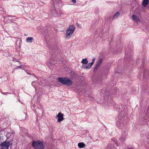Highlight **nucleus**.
Returning <instances> with one entry per match:
<instances>
[{
  "mask_svg": "<svg viewBox=\"0 0 149 149\" xmlns=\"http://www.w3.org/2000/svg\"><path fill=\"white\" fill-rule=\"evenodd\" d=\"M123 123L124 120L123 118H119L117 120L116 125L118 127L120 128L121 127L123 126Z\"/></svg>",
  "mask_w": 149,
  "mask_h": 149,
  "instance_id": "5",
  "label": "nucleus"
},
{
  "mask_svg": "<svg viewBox=\"0 0 149 149\" xmlns=\"http://www.w3.org/2000/svg\"><path fill=\"white\" fill-rule=\"evenodd\" d=\"M88 61L87 58H85L84 59H83L82 61H81V63L84 65H86L88 64Z\"/></svg>",
  "mask_w": 149,
  "mask_h": 149,
  "instance_id": "13",
  "label": "nucleus"
},
{
  "mask_svg": "<svg viewBox=\"0 0 149 149\" xmlns=\"http://www.w3.org/2000/svg\"><path fill=\"white\" fill-rule=\"evenodd\" d=\"M78 146L79 148H82L85 146V144L83 142H80L78 143Z\"/></svg>",
  "mask_w": 149,
  "mask_h": 149,
  "instance_id": "12",
  "label": "nucleus"
},
{
  "mask_svg": "<svg viewBox=\"0 0 149 149\" xmlns=\"http://www.w3.org/2000/svg\"><path fill=\"white\" fill-rule=\"evenodd\" d=\"M102 61L103 59L102 58H100L99 60L97 62L96 65L94 68V70H96L98 68L100 65L102 63Z\"/></svg>",
  "mask_w": 149,
  "mask_h": 149,
  "instance_id": "8",
  "label": "nucleus"
},
{
  "mask_svg": "<svg viewBox=\"0 0 149 149\" xmlns=\"http://www.w3.org/2000/svg\"><path fill=\"white\" fill-rule=\"evenodd\" d=\"M57 116L58 118L57 121L58 122H60L64 119L63 114L61 113H58Z\"/></svg>",
  "mask_w": 149,
  "mask_h": 149,
  "instance_id": "7",
  "label": "nucleus"
},
{
  "mask_svg": "<svg viewBox=\"0 0 149 149\" xmlns=\"http://www.w3.org/2000/svg\"><path fill=\"white\" fill-rule=\"evenodd\" d=\"M15 133V132H11V134H14Z\"/></svg>",
  "mask_w": 149,
  "mask_h": 149,
  "instance_id": "18",
  "label": "nucleus"
},
{
  "mask_svg": "<svg viewBox=\"0 0 149 149\" xmlns=\"http://www.w3.org/2000/svg\"><path fill=\"white\" fill-rule=\"evenodd\" d=\"M22 68V65H20L19 66H17L16 68V69H18L19 68Z\"/></svg>",
  "mask_w": 149,
  "mask_h": 149,
  "instance_id": "17",
  "label": "nucleus"
},
{
  "mask_svg": "<svg viewBox=\"0 0 149 149\" xmlns=\"http://www.w3.org/2000/svg\"><path fill=\"white\" fill-rule=\"evenodd\" d=\"M32 146L35 149H43L44 148L42 143L39 141H33L32 142Z\"/></svg>",
  "mask_w": 149,
  "mask_h": 149,
  "instance_id": "3",
  "label": "nucleus"
},
{
  "mask_svg": "<svg viewBox=\"0 0 149 149\" xmlns=\"http://www.w3.org/2000/svg\"><path fill=\"white\" fill-rule=\"evenodd\" d=\"M115 143L116 144V145H117V146H118V143H117V142H115Z\"/></svg>",
  "mask_w": 149,
  "mask_h": 149,
  "instance_id": "19",
  "label": "nucleus"
},
{
  "mask_svg": "<svg viewBox=\"0 0 149 149\" xmlns=\"http://www.w3.org/2000/svg\"><path fill=\"white\" fill-rule=\"evenodd\" d=\"M133 20L134 21L138 22L140 21V19L138 16L135 15H133L132 16Z\"/></svg>",
  "mask_w": 149,
  "mask_h": 149,
  "instance_id": "9",
  "label": "nucleus"
},
{
  "mask_svg": "<svg viewBox=\"0 0 149 149\" xmlns=\"http://www.w3.org/2000/svg\"><path fill=\"white\" fill-rule=\"evenodd\" d=\"M129 149H131V148H129Z\"/></svg>",
  "mask_w": 149,
  "mask_h": 149,
  "instance_id": "24",
  "label": "nucleus"
},
{
  "mask_svg": "<svg viewBox=\"0 0 149 149\" xmlns=\"http://www.w3.org/2000/svg\"><path fill=\"white\" fill-rule=\"evenodd\" d=\"M10 142L5 141L0 144V149H8L10 146Z\"/></svg>",
  "mask_w": 149,
  "mask_h": 149,
  "instance_id": "4",
  "label": "nucleus"
},
{
  "mask_svg": "<svg viewBox=\"0 0 149 149\" xmlns=\"http://www.w3.org/2000/svg\"><path fill=\"white\" fill-rule=\"evenodd\" d=\"M33 82H34V81L33 82H32V84H33Z\"/></svg>",
  "mask_w": 149,
  "mask_h": 149,
  "instance_id": "22",
  "label": "nucleus"
},
{
  "mask_svg": "<svg viewBox=\"0 0 149 149\" xmlns=\"http://www.w3.org/2000/svg\"><path fill=\"white\" fill-rule=\"evenodd\" d=\"M75 29V26L73 24L69 26L66 32V38L67 39H69L70 38Z\"/></svg>",
  "mask_w": 149,
  "mask_h": 149,
  "instance_id": "2",
  "label": "nucleus"
},
{
  "mask_svg": "<svg viewBox=\"0 0 149 149\" xmlns=\"http://www.w3.org/2000/svg\"><path fill=\"white\" fill-rule=\"evenodd\" d=\"M95 61V58H93L92 60V62L88 64L87 65H85L84 66V68L86 69H89L91 68L93 65Z\"/></svg>",
  "mask_w": 149,
  "mask_h": 149,
  "instance_id": "6",
  "label": "nucleus"
},
{
  "mask_svg": "<svg viewBox=\"0 0 149 149\" xmlns=\"http://www.w3.org/2000/svg\"><path fill=\"white\" fill-rule=\"evenodd\" d=\"M34 77L37 78V80H38V79L37 77L36 76H35Z\"/></svg>",
  "mask_w": 149,
  "mask_h": 149,
  "instance_id": "20",
  "label": "nucleus"
},
{
  "mask_svg": "<svg viewBox=\"0 0 149 149\" xmlns=\"http://www.w3.org/2000/svg\"><path fill=\"white\" fill-rule=\"evenodd\" d=\"M9 17H12V16H9Z\"/></svg>",
  "mask_w": 149,
  "mask_h": 149,
  "instance_id": "21",
  "label": "nucleus"
},
{
  "mask_svg": "<svg viewBox=\"0 0 149 149\" xmlns=\"http://www.w3.org/2000/svg\"><path fill=\"white\" fill-rule=\"evenodd\" d=\"M28 73V74H30V73Z\"/></svg>",
  "mask_w": 149,
  "mask_h": 149,
  "instance_id": "23",
  "label": "nucleus"
},
{
  "mask_svg": "<svg viewBox=\"0 0 149 149\" xmlns=\"http://www.w3.org/2000/svg\"><path fill=\"white\" fill-rule=\"evenodd\" d=\"M72 2L74 3L75 4L76 3V0H71Z\"/></svg>",
  "mask_w": 149,
  "mask_h": 149,
  "instance_id": "16",
  "label": "nucleus"
},
{
  "mask_svg": "<svg viewBox=\"0 0 149 149\" xmlns=\"http://www.w3.org/2000/svg\"><path fill=\"white\" fill-rule=\"evenodd\" d=\"M58 80L60 83L68 86H70L72 83V81L66 77H58Z\"/></svg>",
  "mask_w": 149,
  "mask_h": 149,
  "instance_id": "1",
  "label": "nucleus"
},
{
  "mask_svg": "<svg viewBox=\"0 0 149 149\" xmlns=\"http://www.w3.org/2000/svg\"><path fill=\"white\" fill-rule=\"evenodd\" d=\"M149 0H143L142 2V5L143 7H146L148 4Z\"/></svg>",
  "mask_w": 149,
  "mask_h": 149,
  "instance_id": "11",
  "label": "nucleus"
},
{
  "mask_svg": "<svg viewBox=\"0 0 149 149\" xmlns=\"http://www.w3.org/2000/svg\"><path fill=\"white\" fill-rule=\"evenodd\" d=\"M120 15V13L118 12H117L113 17V19L118 18Z\"/></svg>",
  "mask_w": 149,
  "mask_h": 149,
  "instance_id": "14",
  "label": "nucleus"
},
{
  "mask_svg": "<svg viewBox=\"0 0 149 149\" xmlns=\"http://www.w3.org/2000/svg\"><path fill=\"white\" fill-rule=\"evenodd\" d=\"M3 136L2 134H0V143L3 140Z\"/></svg>",
  "mask_w": 149,
  "mask_h": 149,
  "instance_id": "15",
  "label": "nucleus"
},
{
  "mask_svg": "<svg viewBox=\"0 0 149 149\" xmlns=\"http://www.w3.org/2000/svg\"><path fill=\"white\" fill-rule=\"evenodd\" d=\"M33 38L32 37H28L26 39V41L28 43H31L32 42Z\"/></svg>",
  "mask_w": 149,
  "mask_h": 149,
  "instance_id": "10",
  "label": "nucleus"
}]
</instances>
